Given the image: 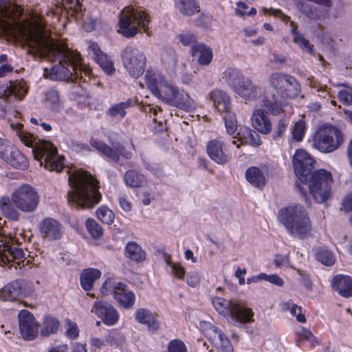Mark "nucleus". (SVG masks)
Instances as JSON below:
<instances>
[{
	"instance_id": "nucleus-57",
	"label": "nucleus",
	"mask_w": 352,
	"mask_h": 352,
	"mask_svg": "<svg viewBox=\"0 0 352 352\" xmlns=\"http://www.w3.org/2000/svg\"><path fill=\"white\" fill-rule=\"evenodd\" d=\"M89 54H92V57L95 60H98V58H100V57L104 55L100 50V48L99 47L98 45L95 43H89Z\"/></svg>"
},
{
	"instance_id": "nucleus-4",
	"label": "nucleus",
	"mask_w": 352,
	"mask_h": 352,
	"mask_svg": "<svg viewBox=\"0 0 352 352\" xmlns=\"http://www.w3.org/2000/svg\"><path fill=\"white\" fill-rule=\"evenodd\" d=\"M269 83L274 91L265 94L261 107L267 112L279 115L285 99L297 96L301 90L300 85L294 76L281 72L270 74Z\"/></svg>"
},
{
	"instance_id": "nucleus-17",
	"label": "nucleus",
	"mask_w": 352,
	"mask_h": 352,
	"mask_svg": "<svg viewBox=\"0 0 352 352\" xmlns=\"http://www.w3.org/2000/svg\"><path fill=\"white\" fill-rule=\"evenodd\" d=\"M228 146L229 143L226 140H212L207 144V153L211 160L217 164H224L228 162L229 157L223 151V148L226 151Z\"/></svg>"
},
{
	"instance_id": "nucleus-34",
	"label": "nucleus",
	"mask_w": 352,
	"mask_h": 352,
	"mask_svg": "<svg viewBox=\"0 0 352 352\" xmlns=\"http://www.w3.org/2000/svg\"><path fill=\"white\" fill-rule=\"evenodd\" d=\"M240 140H244L245 142L253 146H258L261 144V140L259 135L254 131L248 127H241L237 133Z\"/></svg>"
},
{
	"instance_id": "nucleus-53",
	"label": "nucleus",
	"mask_w": 352,
	"mask_h": 352,
	"mask_svg": "<svg viewBox=\"0 0 352 352\" xmlns=\"http://www.w3.org/2000/svg\"><path fill=\"white\" fill-rule=\"evenodd\" d=\"M66 333L72 339L76 338L78 336L77 324L71 320H67L66 322Z\"/></svg>"
},
{
	"instance_id": "nucleus-62",
	"label": "nucleus",
	"mask_w": 352,
	"mask_h": 352,
	"mask_svg": "<svg viewBox=\"0 0 352 352\" xmlns=\"http://www.w3.org/2000/svg\"><path fill=\"white\" fill-rule=\"evenodd\" d=\"M286 128V124L283 120H280L274 132V138L276 139L281 137L282 135L285 133Z\"/></svg>"
},
{
	"instance_id": "nucleus-37",
	"label": "nucleus",
	"mask_w": 352,
	"mask_h": 352,
	"mask_svg": "<svg viewBox=\"0 0 352 352\" xmlns=\"http://www.w3.org/2000/svg\"><path fill=\"white\" fill-rule=\"evenodd\" d=\"M298 9L302 14L312 20L319 19L323 16L321 10L307 3H299Z\"/></svg>"
},
{
	"instance_id": "nucleus-31",
	"label": "nucleus",
	"mask_w": 352,
	"mask_h": 352,
	"mask_svg": "<svg viewBox=\"0 0 352 352\" xmlns=\"http://www.w3.org/2000/svg\"><path fill=\"white\" fill-rule=\"evenodd\" d=\"M101 276V272L96 269H87L80 276V284L86 291H89L94 287L95 281Z\"/></svg>"
},
{
	"instance_id": "nucleus-30",
	"label": "nucleus",
	"mask_w": 352,
	"mask_h": 352,
	"mask_svg": "<svg viewBox=\"0 0 352 352\" xmlns=\"http://www.w3.org/2000/svg\"><path fill=\"white\" fill-rule=\"evenodd\" d=\"M210 329L214 333V343L219 350L222 352H234L230 341L221 331L214 326H212Z\"/></svg>"
},
{
	"instance_id": "nucleus-26",
	"label": "nucleus",
	"mask_w": 352,
	"mask_h": 352,
	"mask_svg": "<svg viewBox=\"0 0 352 352\" xmlns=\"http://www.w3.org/2000/svg\"><path fill=\"white\" fill-rule=\"evenodd\" d=\"M117 287L113 295L115 300L124 308L131 307L134 304V294L122 283H120Z\"/></svg>"
},
{
	"instance_id": "nucleus-24",
	"label": "nucleus",
	"mask_w": 352,
	"mask_h": 352,
	"mask_svg": "<svg viewBox=\"0 0 352 352\" xmlns=\"http://www.w3.org/2000/svg\"><path fill=\"white\" fill-rule=\"evenodd\" d=\"M253 126L261 133L268 134L272 131V123L263 109L255 110L252 116Z\"/></svg>"
},
{
	"instance_id": "nucleus-28",
	"label": "nucleus",
	"mask_w": 352,
	"mask_h": 352,
	"mask_svg": "<svg viewBox=\"0 0 352 352\" xmlns=\"http://www.w3.org/2000/svg\"><path fill=\"white\" fill-rule=\"evenodd\" d=\"M23 296V291L19 283L12 282L0 289V298L3 300H16Z\"/></svg>"
},
{
	"instance_id": "nucleus-48",
	"label": "nucleus",
	"mask_w": 352,
	"mask_h": 352,
	"mask_svg": "<svg viewBox=\"0 0 352 352\" xmlns=\"http://www.w3.org/2000/svg\"><path fill=\"white\" fill-rule=\"evenodd\" d=\"M61 4H63L65 9L70 10L72 13L71 15H74V13H78L82 10V4L81 3L82 0H61Z\"/></svg>"
},
{
	"instance_id": "nucleus-14",
	"label": "nucleus",
	"mask_w": 352,
	"mask_h": 352,
	"mask_svg": "<svg viewBox=\"0 0 352 352\" xmlns=\"http://www.w3.org/2000/svg\"><path fill=\"white\" fill-rule=\"evenodd\" d=\"M0 242L2 243L0 245V265L13 266L16 269L21 262H23L25 254L23 249L14 244L11 239H0Z\"/></svg>"
},
{
	"instance_id": "nucleus-41",
	"label": "nucleus",
	"mask_w": 352,
	"mask_h": 352,
	"mask_svg": "<svg viewBox=\"0 0 352 352\" xmlns=\"http://www.w3.org/2000/svg\"><path fill=\"white\" fill-rule=\"evenodd\" d=\"M98 218L104 223L111 224L114 220V213L111 210L105 206L100 207L97 210Z\"/></svg>"
},
{
	"instance_id": "nucleus-60",
	"label": "nucleus",
	"mask_w": 352,
	"mask_h": 352,
	"mask_svg": "<svg viewBox=\"0 0 352 352\" xmlns=\"http://www.w3.org/2000/svg\"><path fill=\"white\" fill-rule=\"evenodd\" d=\"M11 145L6 140L0 138V157L3 159L10 150Z\"/></svg>"
},
{
	"instance_id": "nucleus-64",
	"label": "nucleus",
	"mask_w": 352,
	"mask_h": 352,
	"mask_svg": "<svg viewBox=\"0 0 352 352\" xmlns=\"http://www.w3.org/2000/svg\"><path fill=\"white\" fill-rule=\"evenodd\" d=\"M342 208L346 212L352 210V192L345 197L342 203Z\"/></svg>"
},
{
	"instance_id": "nucleus-58",
	"label": "nucleus",
	"mask_w": 352,
	"mask_h": 352,
	"mask_svg": "<svg viewBox=\"0 0 352 352\" xmlns=\"http://www.w3.org/2000/svg\"><path fill=\"white\" fill-rule=\"evenodd\" d=\"M142 111L144 112L146 114H149L151 116V114L154 116L153 118V122H156L157 119L156 118L157 115V109L155 107H153L149 104H142L141 106Z\"/></svg>"
},
{
	"instance_id": "nucleus-44",
	"label": "nucleus",
	"mask_w": 352,
	"mask_h": 352,
	"mask_svg": "<svg viewBox=\"0 0 352 352\" xmlns=\"http://www.w3.org/2000/svg\"><path fill=\"white\" fill-rule=\"evenodd\" d=\"M86 228L92 237L98 239L102 236L103 230L102 227L92 219H88L86 221Z\"/></svg>"
},
{
	"instance_id": "nucleus-21",
	"label": "nucleus",
	"mask_w": 352,
	"mask_h": 352,
	"mask_svg": "<svg viewBox=\"0 0 352 352\" xmlns=\"http://www.w3.org/2000/svg\"><path fill=\"white\" fill-rule=\"evenodd\" d=\"M40 232L43 238L56 240L62 235V226L56 219L46 218L40 223Z\"/></svg>"
},
{
	"instance_id": "nucleus-27",
	"label": "nucleus",
	"mask_w": 352,
	"mask_h": 352,
	"mask_svg": "<svg viewBox=\"0 0 352 352\" xmlns=\"http://www.w3.org/2000/svg\"><path fill=\"white\" fill-rule=\"evenodd\" d=\"M10 166L18 169H25L28 166L26 157L16 148L11 146L8 154L3 158Z\"/></svg>"
},
{
	"instance_id": "nucleus-8",
	"label": "nucleus",
	"mask_w": 352,
	"mask_h": 352,
	"mask_svg": "<svg viewBox=\"0 0 352 352\" xmlns=\"http://www.w3.org/2000/svg\"><path fill=\"white\" fill-rule=\"evenodd\" d=\"M19 138L25 146L33 148L34 159L40 162L41 166L44 164L45 168L56 172H60L64 168V157L58 156L57 149L51 142L42 140L33 146L34 135L23 131H19Z\"/></svg>"
},
{
	"instance_id": "nucleus-35",
	"label": "nucleus",
	"mask_w": 352,
	"mask_h": 352,
	"mask_svg": "<svg viewBox=\"0 0 352 352\" xmlns=\"http://www.w3.org/2000/svg\"><path fill=\"white\" fill-rule=\"evenodd\" d=\"M131 100H128L115 104L109 109L107 113L112 118L122 119L126 114V109L131 106Z\"/></svg>"
},
{
	"instance_id": "nucleus-54",
	"label": "nucleus",
	"mask_w": 352,
	"mask_h": 352,
	"mask_svg": "<svg viewBox=\"0 0 352 352\" xmlns=\"http://www.w3.org/2000/svg\"><path fill=\"white\" fill-rule=\"evenodd\" d=\"M179 41L185 46H188L193 44L196 41L195 34L190 32H185L181 34L178 36Z\"/></svg>"
},
{
	"instance_id": "nucleus-6",
	"label": "nucleus",
	"mask_w": 352,
	"mask_h": 352,
	"mask_svg": "<svg viewBox=\"0 0 352 352\" xmlns=\"http://www.w3.org/2000/svg\"><path fill=\"white\" fill-rule=\"evenodd\" d=\"M145 78L148 88L157 98L185 111L194 107L193 100L188 94L170 85L164 77L147 71Z\"/></svg>"
},
{
	"instance_id": "nucleus-15",
	"label": "nucleus",
	"mask_w": 352,
	"mask_h": 352,
	"mask_svg": "<svg viewBox=\"0 0 352 352\" xmlns=\"http://www.w3.org/2000/svg\"><path fill=\"white\" fill-rule=\"evenodd\" d=\"M90 144L99 153L116 162L119 161L120 155L126 159L131 158L133 155L132 151L126 150L122 144H112L113 147H111L104 142L94 138L90 140Z\"/></svg>"
},
{
	"instance_id": "nucleus-49",
	"label": "nucleus",
	"mask_w": 352,
	"mask_h": 352,
	"mask_svg": "<svg viewBox=\"0 0 352 352\" xmlns=\"http://www.w3.org/2000/svg\"><path fill=\"white\" fill-rule=\"evenodd\" d=\"M96 61L107 74H111L115 71L113 63L105 54Z\"/></svg>"
},
{
	"instance_id": "nucleus-50",
	"label": "nucleus",
	"mask_w": 352,
	"mask_h": 352,
	"mask_svg": "<svg viewBox=\"0 0 352 352\" xmlns=\"http://www.w3.org/2000/svg\"><path fill=\"white\" fill-rule=\"evenodd\" d=\"M120 283L116 282L113 280H107L100 289V292L104 295H108L111 293L115 294V290L117 289V286Z\"/></svg>"
},
{
	"instance_id": "nucleus-40",
	"label": "nucleus",
	"mask_w": 352,
	"mask_h": 352,
	"mask_svg": "<svg viewBox=\"0 0 352 352\" xmlns=\"http://www.w3.org/2000/svg\"><path fill=\"white\" fill-rule=\"evenodd\" d=\"M316 256L318 261L327 266H331L335 263V258L333 254L323 248H319L317 250Z\"/></svg>"
},
{
	"instance_id": "nucleus-55",
	"label": "nucleus",
	"mask_w": 352,
	"mask_h": 352,
	"mask_svg": "<svg viewBox=\"0 0 352 352\" xmlns=\"http://www.w3.org/2000/svg\"><path fill=\"white\" fill-rule=\"evenodd\" d=\"M291 314L296 317L298 322L305 323L306 322V318L304 314H302V307L294 304L290 309Z\"/></svg>"
},
{
	"instance_id": "nucleus-33",
	"label": "nucleus",
	"mask_w": 352,
	"mask_h": 352,
	"mask_svg": "<svg viewBox=\"0 0 352 352\" xmlns=\"http://www.w3.org/2000/svg\"><path fill=\"white\" fill-rule=\"evenodd\" d=\"M125 255L131 260L141 262L146 259V253L142 248L135 242H129L125 248Z\"/></svg>"
},
{
	"instance_id": "nucleus-29",
	"label": "nucleus",
	"mask_w": 352,
	"mask_h": 352,
	"mask_svg": "<svg viewBox=\"0 0 352 352\" xmlns=\"http://www.w3.org/2000/svg\"><path fill=\"white\" fill-rule=\"evenodd\" d=\"M135 318L139 322L146 324L148 330L155 331L160 327L157 318L149 310L138 309L135 312Z\"/></svg>"
},
{
	"instance_id": "nucleus-59",
	"label": "nucleus",
	"mask_w": 352,
	"mask_h": 352,
	"mask_svg": "<svg viewBox=\"0 0 352 352\" xmlns=\"http://www.w3.org/2000/svg\"><path fill=\"white\" fill-rule=\"evenodd\" d=\"M172 273L179 279H182L185 275L184 268L179 263H173L171 265Z\"/></svg>"
},
{
	"instance_id": "nucleus-16",
	"label": "nucleus",
	"mask_w": 352,
	"mask_h": 352,
	"mask_svg": "<svg viewBox=\"0 0 352 352\" xmlns=\"http://www.w3.org/2000/svg\"><path fill=\"white\" fill-rule=\"evenodd\" d=\"M19 327L21 337L24 340H34L38 331V323L30 311L21 310L18 314Z\"/></svg>"
},
{
	"instance_id": "nucleus-61",
	"label": "nucleus",
	"mask_w": 352,
	"mask_h": 352,
	"mask_svg": "<svg viewBox=\"0 0 352 352\" xmlns=\"http://www.w3.org/2000/svg\"><path fill=\"white\" fill-rule=\"evenodd\" d=\"M186 282L187 284L192 287H195L198 285L199 283V278L197 274L195 272L188 274Z\"/></svg>"
},
{
	"instance_id": "nucleus-45",
	"label": "nucleus",
	"mask_w": 352,
	"mask_h": 352,
	"mask_svg": "<svg viewBox=\"0 0 352 352\" xmlns=\"http://www.w3.org/2000/svg\"><path fill=\"white\" fill-rule=\"evenodd\" d=\"M293 41L303 51L314 54V45L310 44L309 41L305 38L303 34H297V36L293 38Z\"/></svg>"
},
{
	"instance_id": "nucleus-9",
	"label": "nucleus",
	"mask_w": 352,
	"mask_h": 352,
	"mask_svg": "<svg viewBox=\"0 0 352 352\" xmlns=\"http://www.w3.org/2000/svg\"><path fill=\"white\" fill-rule=\"evenodd\" d=\"M119 17L118 32L125 38L135 36L139 32V28L147 32L150 17L144 8L126 7L120 13Z\"/></svg>"
},
{
	"instance_id": "nucleus-56",
	"label": "nucleus",
	"mask_w": 352,
	"mask_h": 352,
	"mask_svg": "<svg viewBox=\"0 0 352 352\" xmlns=\"http://www.w3.org/2000/svg\"><path fill=\"white\" fill-rule=\"evenodd\" d=\"M299 335L304 340L309 342L313 346L319 344V342L318 341L317 338L313 335V333L307 329H302L301 331L299 333Z\"/></svg>"
},
{
	"instance_id": "nucleus-7",
	"label": "nucleus",
	"mask_w": 352,
	"mask_h": 352,
	"mask_svg": "<svg viewBox=\"0 0 352 352\" xmlns=\"http://www.w3.org/2000/svg\"><path fill=\"white\" fill-rule=\"evenodd\" d=\"M279 220L292 236L303 239L311 236L312 225L307 211L300 205H292L282 208Z\"/></svg>"
},
{
	"instance_id": "nucleus-18",
	"label": "nucleus",
	"mask_w": 352,
	"mask_h": 352,
	"mask_svg": "<svg viewBox=\"0 0 352 352\" xmlns=\"http://www.w3.org/2000/svg\"><path fill=\"white\" fill-rule=\"evenodd\" d=\"M91 312L96 314L107 325L114 324L119 317L111 305L102 300L95 302Z\"/></svg>"
},
{
	"instance_id": "nucleus-23",
	"label": "nucleus",
	"mask_w": 352,
	"mask_h": 352,
	"mask_svg": "<svg viewBox=\"0 0 352 352\" xmlns=\"http://www.w3.org/2000/svg\"><path fill=\"white\" fill-rule=\"evenodd\" d=\"M191 54L201 65H209L212 60V50L203 43H197L191 47Z\"/></svg>"
},
{
	"instance_id": "nucleus-38",
	"label": "nucleus",
	"mask_w": 352,
	"mask_h": 352,
	"mask_svg": "<svg viewBox=\"0 0 352 352\" xmlns=\"http://www.w3.org/2000/svg\"><path fill=\"white\" fill-rule=\"evenodd\" d=\"M58 327L59 322L56 319L52 317H46L43 327L41 330V334L42 336H48L50 334L56 333Z\"/></svg>"
},
{
	"instance_id": "nucleus-11",
	"label": "nucleus",
	"mask_w": 352,
	"mask_h": 352,
	"mask_svg": "<svg viewBox=\"0 0 352 352\" xmlns=\"http://www.w3.org/2000/svg\"><path fill=\"white\" fill-rule=\"evenodd\" d=\"M342 132L335 126L324 125L316 133L314 138V146L323 153L336 150L342 143Z\"/></svg>"
},
{
	"instance_id": "nucleus-1",
	"label": "nucleus",
	"mask_w": 352,
	"mask_h": 352,
	"mask_svg": "<svg viewBox=\"0 0 352 352\" xmlns=\"http://www.w3.org/2000/svg\"><path fill=\"white\" fill-rule=\"evenodd\" d=\"M22 9L18 5L5 3L0 7V29L19 36L28 47V52L52 62H58L50 68H45L43 75L53 80H67L79 82L85 76L89 77L91 69L81 63L80 54L63 45L56 43L50 36L41 17L30 21L18 22Z\"/></svg>"
},
{
	"instance_id": "nucleus-20",
	"label": "nucleus",
	"mask_w": 352,
	"mask_h": 352,
	"mask_svg": "<svg viewBox=\"0 0 352 352\" xmlns=\"http://www.w3.org/2000/svg\"><path fill=\"white\" fill-rule=\"evenodd\" d=\"M234 91L245 100H253L261 94V89L248 77L241 78Z\"/></svg>"
},
{
	"instance_id": "nucleus-25",
	"label": "nucleus",
	"mask_w": 352,
	"mask_h": 352,
	"mask_svg": "<svg viewBox=\"0 0 352 352\" xmlns=\"http://www.w3.org/2000/svg\"><path fill=\"white\" fill-rule=\"evenodd\" d=\"M245 178L254 187L262 188L267 182L265 168L252 166L246 170Z\"/></svg>"
},
{
	"instance_id": "nucleus-5",
	"label": "nucleus",
	"mask_w": 352,
	"mask_h": 352,
	"mask_svg": "<svg viewBox=\"0 0 352 352\" xmlns=\"http://www.w3.org/2000/svg\"><path fill=\"white\" fill-rule=\"evenodd\" d=\"M39 195L34 188L29 184H23L14 189L10 196L0 198V211L6 218L16 221L18 210L30 213L35 211L39 203Z\"/></svg>"
},
{
	"instance_id": "nucleus-2",
	"label": "nucleus",
	"mask_w": 352,
	"mask_h": 352,
	"mask_svg": "<svg viewBox=\"0 0 352 352\" xmlns=\"http://www.w3.org/2000/svg\"><path fill=\"white\" fill-rule=\"evenodd\" d=\"M314 163L315 160L303 149H298L293 157L294 169L297 177L296 186L305 197L308 207L311 201L307 197V190L319 204L324 203L331 195L333 179L331 173L324 169L312 171Z\"/></svg>"
},
{
	"instance_id": "nucleus-13",
	"label": "nucleus",
	"mask_w": 352,
	"mask_h": 352,
	"mask_svg": "<svg viewBox=\"0 0 352 352\" xmlns=\"http://www.w3.org/2000/svg\"><path fill=\"white\" fill-rule=\"evenodd\" d=\"M26 92L27 89L20 82L0 85V118L6 116L14 100H21Z\"/></svg>"
},
{
	"instance_id": "nucleus-47",
	"label": "nucleus",
	"mask_w": 352,
	"mask_h": 352,
	"mask_svg": "<svg viewBox=\"0 0 352 352\" xmlns=\"http://www.w3.org/2000/svg\"><path fill=\"white\" fill-rule=\"evenodd\" d=\"M345 89L340 90L338 94V98L345 105H352V87L345 84L340 85Z\"/></svg>"
},
{
	"instance_id": "nucleus-12",
	"label": "nucleus",
	"mask_w": 352,
	"mask_h": 352,
	"mask_svg": "<svg viewBox=\"0 0 352 352\" xmlns=\"http://www.w3.org/2000/svg\"><path fill=\"white\" fill-rule=\"evenodd\" d=\"M122 60L129 74L134 78L144 72L146 58L143 52L134 45H127L122 52Z\"/></svg>"
},
{
	"instance_id": "nucleus-46",
	"label": "nucleus",
	"mask_w": 352,
	"mask_h": 352,
	"mask_svg": "<svg viewBox=\"0 0 352 352\" xmlns=\"http://www.w3.org/2000/svg\"><path fill=\"white\" fill-rule=\"evenodd\" d=\"M224 121L226 131L229 135H232L235 133L237 129V122L234 115L230 113H224Z\"/></svg>"
},
{
	"instance_id": "nucleus-32",
	"label": "nucleus",
	"mask_w": 352,
	"mask_h": 352,
	"mask_svg": "<svg viewBox=\"0 0 352 352\" xmlns=\"http://www.w3.org/2000/svg\"><path fill=\"white\" fill-rule=\"evenodd\" d=\"M175 8L184 16H192L199 12L195 0H175Z\"/></svg>"
},
{
	"instance_id": "nucleus-42",
	"label": "nucleus",
	"mask_w": 352,
	"mask_h": 352,
	"mask_svg": "<svg viewBox=\"0 0 352 352\" xmlns=\"http://www.w3.org/2000/svg\"><path fill=\"white\" fill-rule=\"evenodd\" d=\"M124 180L127 186L139 187L143 182V177L134 170H128L124 175Z\"/></svg>"
},
{
	"instance_id": "nucleus-19",
	"label": "nucleus",
	"mask_w": 352,
	"mask_h": 352,
	"mask_svg": "<svg viewBox=\"0 0 352 352\" xmlns=\"http://www.w3.org/2000/svg\"><path fill=\"white\" fill-rule=\"evenodd\" d=\"M208 97L214 109L220 114L230 113L232 109L231 98L226 91L215 89L210 92Z\"/></svg>"
},
{
	"instance_id": "nucleus-3",
	"label": "nucleus",
	"mask_w": 352,
	"mask_h": 352,
	"mask_svg": "<svg viewBox=\"0 0 352 352\" xmlns=\"http://www.w3.org/2000/svg\"><path fill=\"white\" fill-rule=\"evenodd\" d=\"M71 190L67 193L69 205L78 208H91L101 200L99 182L87 171L76 170L69 176Z\"/></svg>"
},
{
	"instance_id": "nucleus-22",
	"label": "nucleus",
	"mask_w": 352,
	"mask_h": 352,
	"mask_svg": "<svg viewBox=\"0 0 352 352\" xmlns=\"http://www.w3.org/2000/svg\"><path fill=\"white\" fill-rule=\"evenodd\" d=\"M331 287L342 297L349 298L352 296V279L348 276H335L331 281Z\"/></svg>"
},
{
	"instance_id": "nucleus-39",
	"label": "nucleus",
	"mask_w": 352,
	"mask_h": 352,
	"mask_svg": "<svg viewBox=\"0 0 352 352\" xmlns=\"http://www.w3.org/2000/svg\"><path fill=\"white\" fill-rule=\"evenodd\" d=\"M45 102L53 111H58L61 108L59 94L56 90H50L46 94Z\"/></svg>"
},
{
	"instance_id": "nucleus-10",
	"label": "nucleus",
	"mask_w": 352,
	"mask_h": 352,
	"mask_svg": "<svg viewBox=\"0 0 352 352\" xmlns=\"http://www.w3.org/2000/svg\"><path fill=\"white\" fill-rule=\"evenodd\" d=\"M212 303L220 314L230 316L233 322L245 324L253 321L254 313L252 309L247 307L242 302L214 297L212 300Z\"/></svg>"
},
{
	"instance_id": "nucleus-63",
	"label": "nucleus",
	"mask_w": 352,
	"mask_h": 352,
	"mask_svg": "<svg viewBox=\"0 0 352 352\" xmlns=\"http://www.w3.org/2000/svg\"><path fill=\"white\" fill-rule=\"evenodd\" d=\"M162 59L166 63L168 64L172 67H174L177 63L176 55L173 51H170L169 52L168 56V54L164 55Z\"/></svg>"
},
{
	"instance_id": "nucleus-51",
	"label": "nucleus",
	"mask_w": 352,
	"mask_h": 352,
	"mask_svg": "<svg viewBox=\"0 0 352 352\" xmlns=\"http://www.w3.org/2000/svg\"><path fill=\"white\" fill-rule=\"evenodd\" d=\"M212 16L208 14L201 13L197 19V25L204 29H211Z\"/></svg>"
},
{
	"instance_id": "nucleus-43",
	"label": "nucleus",
	"mask_w": 352,
	"mask_h": 352,
	"mask_svg": "<svg viewBox=\"0 0 352 352\" xmlns=\"http://www.w3.org/2000/svg\"><path fill=\"white\" fill-rule=\"evenodd\" d=\"M305 122L302 119L299 120L292 129L293 138L296 141H301L305 135Z\"/></svg>"
},
{
	"instance_id": "nucleus-52",
	"label": "nucleus",
	"mask_w": 352,
	"mask_h": 352,
	"mask_svg": "<svg viewBox=\"0 0 352 352\" xmlns=\"http://www.w3.org/2000/svg\"><path fill=\"white\" fill-rule=\"evenodd\" d=\"M168 352H187L184 343L179 340L170 341L168 344Z\"/></svg>"
},
{
	"instance_id": "nucleus-36",
	"label": "nucleus",
	"mask_w": 352,
	"mask_h": 352,
	"mask_svg": "<svg viewBox=\"0 0 352 352\" xmlns=\"http://www.w3.org/2000/svg\"><path fill=\"white\" fill-rule=\"evenodd\" d=\"M243 76L237 69L228 68L223 74V78L231 86L234 90L239 84V81Z\"/></svg>"
}]
</instances>
